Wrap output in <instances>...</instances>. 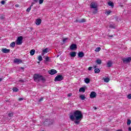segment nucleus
<instances>
[{
  "mask_svg": "<svg viewBox=\"0 0 131 131\" xmlns=\"http://www.w3.org/2000/svg\"><path fill=\"white\" fill-rule=\"evenodd\" d=\"M13 115H14V113L13 112H11L9 114H8L9 117H13Z\"/></svg>",
  "mask_w": 131,
  "mask_h": 131,
  "instance_id": "obj_28",
  "label": "nucleus"
},
{
  "mask_svg": "<svg viewBox=\"0 0 131 131\" xmlns=\"http://www.w3.org/2000/svg\"><path fill=\"white\" fill-rule=\"evenodd\" d=\"M71 96H72V94L70 93L68 95V97H71Z\"/></svg>",
  "mask_w": 131,
  "mask_h": 131,
  "instance_id": "obj_43",
  "label": "nucleus"
},
{
  "mask_svg": "<svg viewBox=\"0 0 131 131\" xmlns=\"http://www.w3.org/2000/svg\"><path fill=\"white\" fill-rule=\"evenodd\" d=\"M49 74H51V75H54V74H56V73H57V71L56 70H51L50 71H49Z\"/></svg>",
  "mask_w": 131,
  "mask_h": 131,
  "instance_id": "obj_9",
  "label": "nucleus"
},
{
  "mask_svg": "<svg viewBox=\"0 0 131 131\" xmlns=\"http://www.w3.org/2000/svg\"><path fill=\"white\" fill-rule=\"evenodd\" d=\"M19 81H23V80H19Z\"/></svg>",
  "mask_w": 131,
  "mask_h": 131,
  "instance_id": "obj_54",
  "label": "nucleus"
},
{
  "mask_svg": "<svg viewBox=\"0 0 131 131\" xmlns=\"http://www.w3.org/2000/svg\"><path fill=\"white\" fill-rule=\"evenodd\" d=\"M1 51L3 53H4L5 54H9V52H10V49H7V48H3L2 49Z\"/></svg>",
  "mask_w": 131,
  "mask_h": 131,
  "instance_id": "obj_11",
  "label": "nucleus"
},
{
  "mask_svg": "<svg viewBox=\"0 0 131 131\" xmlns=\"http://www.w3.org/2000/svg\"><path fill=\"white\" fill-rule=\"evenodd\" d=\"M18 101H23V98H19Z\"/></svg>",
  "mask_w": 131,
  "mask_h": 131,
  "instance_id": "obj_44",
  "label": "nucleus"
},
{
  "mask_svg": "<svg viewBox=\"0 0 131 131\" xmlns=\"http://www.w3.org/2000/svg\"><path fill=\"white\" fill-rule=\"evenodd\" d=\"M107 67L110 68L112 66V61H108V62L107 63Z\"/></svg>",
  "mask_w": 131,
  "mask_h": 131,
  "instance_id": "obj_19",
  "label": "nucleus"
},
{
  "mask_svg": "<svg viewBox=\"0 0 131 131\" xmlns=\"http://www.w3.org/2000/svg\"><path fill=\"white\" fill-rule=\"evenodd\" d=\"M79 98H80L81 100H84L85 99V96L83 95H81L80 96H79Z\"/></svg>",
  "mask_w": 131,
  "mask_h": 131,
  "instance_id": "obj_26",
  "label": "nucleus"
},
{
  "mask_svg": "<svg viewBox=\"0 0 131 131\" xmlns=\"http://www.w3.org/2000/svg\"><path fill=\"white\" fill-rule=\"evenodd\" d=\"M96 97H97V93L94 91L92 92L90 94V98L93 99L94 98H96Z\"/></svg>",
  "mask_w": 131,
  "mask_h": 131,
  "instance_id": "obj_8",
  "label": "nucleus"
},
{
  "mask_svg": "<svg viewBox=\"0 0 131 131\" xmlns=\"http://www.w3.org/2000/svg\"><path fill=\"white\" fill-rule=\"evenodd\" d=\"M31 10V7H30L28 8V9H27V12L29 13V12H30Z\"/></svg>",
  "mask_w": 131,
  "mask_h": 131,
  "instance_id": "obj_36",
  "label": "nucleus"
},
{
  "mask_svg": "<svg viewBox=\"0 0 131 131\" xmlns=\"http://www.w3.org/2000/svg\"><path fill=\"white\" fill-rule=\"evenodd\" d=\"M21 69H24V68L21 67Z\"/></svg>",
  "mask_w": 131,
  "mask_h": 131,
  "instance_id": "obj_53",
  "label": "nucleus"
},
{
  "mask_svg": "<svg viewBox=\"0 0 131 131\" xmlns=\"http://www.w3.org/2000/svg\"><path fill=\"white\" fill-rule=\"evenodd\" d=\"M90 81H91V80L89 79V78H85V79H84V82L85 83H90Z\"/></svg>",
  "mask_w": 131,
  "mask_h": 131,
  "instance_id": "obj_20",
  "label": "nucleus"
},
{
  "mask_svg": "<svg viewBox=\"0 0 131 131\" xmlns=\"http://www.w3.org/2000/svg\"><path fill=\"white\" fill-rule=\"evenodd\" d=\"M0 18L1 20H4L5 19V17H4L3 16H1Z\"/></svg>",
  "mask_w": 131,
  "mask_h": 131,
  "instance_id": "obj_42",
  "label": "nucleus"
},
{
  "mask_svg": "<svg viewBox=\"0 0 131 131\" xmlns=\"http://www.w3.org/2000/svg\"><path fill=\"white\" fill-rule=\"evenodd\" d=\"M33 3H32L31 5V6H30V7L31 8V7H33Z\"/></svg>",
  "mask_w": 131,
  "mask_h": 131,
  "instance_id": "obj_47",
  "label": "nucleus"
},
{
  "mask_svg": "<svg viewBox=\"0 0 131 131\" xmlns=\"http://www.w3.org/2000/svg\"><path fill=\"white\" fill-rule=\"evenodd\" d=\"M57 57H59V55H58Z\"/></svg>",
  "mask_w": 131,
  "mask_h": 131,
  "instance_id": "obj_55",
  "label": "nucleus"
},
{
  "mask_svg": "<svg viewBox=\"0 0 131 131\" xmlns=\"http://www.w3.org/2000/svg\"><path fill=\"white\" fill-rule=\"evenodd\" d=\"M43 53H45V54H46V53H48V48H46L45 49L42 50Z\"/></svg>",
  "mask_w": 131,
  "mask_h": 131,
  "instance_id": "obj_35",
  "label": "nucleus"
},
{
  "mask_svg": "<svg viewBox=\"0 0 131 131\" xmlns=\"http://www.w3.org/2000/svg\"><path fill=\"white\" fill-rule=\"evenodd\" d=\"M96 63L98 64V65H100V64H102V61L101 60V59H98L96 60Z\"/></svg>",
  "mask_w": 131,
  "mask_h": 131,
  "instance_id": "obj_23",
  "label": "nucleus"
},
{
  "mask_svg": "<svg viewBox=\"0 0 131 131\" xmlns=\"http://www.w3.org/2000/svg\"><path fill=\"white\" fill-rule=\"evenodd\" d=\"M115 25L114 24H113V23H111L110 24V28H113V29H115Z\"/></svg>",
  "mask_w": 131,
  "mask_h": 131,
  "instance_id": "obj_18",
  "label": "nucleus"
},
{
  "mask_svg": "<svg viewBox=\"0 0 131 131\" xmlns=\"http://www.w3.org/2000/svg\"><path fill=\"white\" fill-rule=\"evenodd\" d=\"M110 81V79H109V78H105L104 79V82H109Z\"/></svg>",
  "mask_w": 131,
  "mask_h": 131,
  "instance_id": "obj_27",
  "label": "nucleus"
},
{
  "mask_svg": "<svg viewBox=\"0 0 131 131\" xmlns=\"http://www.w3.org/2000/svg\"><path fill=\"white\" fill-rule=\"evenodd\" d=\"M42 100H43V98H41L39 99V101L40 102V101H42Z\"/></svg>",
  "mask_w": 131,
  "mask_h": 131,
  "instance_id": "obj_46",
  "label": "nucleus"
},
{
  "mask_svg": "<svg viewBox=\"0 0 131 131\" xmlns=\"http://www.w3.org/2000/svg\"><path fill=\"white\" fill-rule=\"evenodd\" d=\"M93 68V67H90L89 68H88V70H89V71H91V70H92V69Z\"/></svg>",
  "mask_w": 131,
  "mask_h": 131,
  "instance_id": "obj_41",
  "label": "nucleus"
},
{
  "mask_svg": "<svg viewBox=\"0 0 131 131\" xmlns=\"http://www.w3.org/2000/svg\"><path fill=\"white\" fill-rule=\"evenodd\" d=\"M90 7L91 8V9H94V11L93 12V14L94 15L97 14V13L98 12V9H97V8H98V5H97V4L94 2L91 3L90 5Z\"/></svg>",
  "mask_w": 131,
  "mask_h": 131,
  "instance_id": "obj_3",
  "label": "nucleus"
},
{
  "mask_svg": "<svg viewBox=\"0 0 131 131\" xmlns=\"http://www.w3.org/2000/svg\"><path fill=\"white\" fill-rule=\"evenodd\" d=\"M78 56L79 58H83V57H84V53L82 52H79L78 53Z\"/></svg>",
  "mask_w": 131,
  "mask_h": 131,
  "instance_id": "obj_13",
  "label": "nucleus"
},
{
  "mask_svg": "<svg viewBox=\"0 0 131 131\" xmlns=\"http://www.w3.org/2000/svg\"><path fill=\"white\" fill-rule=\"evenodd\" d=\"M75 22H78V23H83L85 22V19L83 18L80 20H78L77 19L75 20Z\"/></svg>",
  "mask_w": 131,
  "mask_h": 131,
  "instance_id": "obj_14",
  "label": "nucleus"
},
{
  "mask_svg": "<svg viewBox=\"0 0 131 131\" xmlns=\"http://www.w3.org/2000/svg\"><path fill=\"white\" fill-rule=\"evenodd\" d=\"M94 72H95V73H99V72H100V69H95L94 70Z\"/></svg>",
  "mask_w": 131,
  "mask_h": 131,
  "instance_id": "obj_31",
  "label": "nucleus"
},
{
  "mask_svg": "<svg viewBox=\"0 0 131 131\" xmlns=\"http://www.w3.org/2000/svg\"><path fill=\"white\" fill-rule=\"evenodd\" d=\"M108 6H110L111 7H112V8H113V7H114V4H113V3L111 2H108Z\"/></svg>",
  "mask_w": 131,
  "mask_h": 131,
  "instance_id": "obj_24",
  "label": "nucleus"
},
{
  "mask_svg": "<svg viewBox=\"0 0 131 131\" xmlns=\"http://www.w3.org/2000/svg\"><path fill=\"white\" fill-rule=\"evenodd\" d=\"M63 79H64L63 76L58 75L55 78V81H61V80H63Z\"/></svg>",
  "mask_w": 131,
  "mask_h": 131,
  "instance_id": "obj_5",
  "label": "nucleus"
},
{
  "mask_svg": "<svg viewBox=\"0 0 131 131\" xmlns=\"http://www.w3.org/2000/svg\"><path fill=\"white\" fill-rule=\"evenodd\" d=\"M19 6V5L18 4L15 5L16 8H18Z\"/></svg>",
  "mask_w": 131,
  "mask_h": 131,
  "instance_id": "obj_45",
  "label": "nucleus"
},
{
  "mask_svg": "<svg viewBox=\"0 0 131 131\" xmlns=\"http://www.w3.org/2000/svg\"><path fill=\"white\" fill-rule=\"evenodd\" d=\"M131 61V57H127L123 59V62L125 63H128V62H130Z\"/></svg>",
  "mask_w": 131,
  "mask_h": 131,
  "instance_id": "obj_12",
  "label": "nucleus"
},
{
  "mask_svg": "<svg viewBox=\"0 0 131 131\" xmlns=\"http://www.w3.org/2000/svg\"><path fill=\"white\" fill-rule=\"evenodd\" d=\"M40 23H41V19H38L36 20L35 24L36 25H39Z\"/></svg>",
  "mask_w": 131,
  "mask_h": 131,
  "instance_id": "obj_16",
  "label": "nucleus"
},
{
  "mask_svg": "<svg viewBox=\"0 0 131 131\" xmlns=\"http://www.w3.org/2000/svg\"><path fill=\"white\" fill-rule=\"evenodd\" d=\"M94 68H97V66H94Z\"/></svg>",
  "mask_w": 131,
  "mask_h": 131,
  "instance_id": "obj_52",
  "label": "nucleus"
},
{
  "mask_svg": "<svg viewBox=\"0 0 131 131\" xmlns=\"http://www.w3.org/2000/svg\"><path fill=\"white\" fill-rule=\"evenodd\" d=\"M94 108L95 109V110H97V107H94Z\"/></svg>",
  "mask_w": 131,
  "mask_h": 131,
  "instance_id": "obj_51",
  "label": "nucleus"
},
{
  "mask_svg": "<svg viewBox=\"0 0 131 131\" xmlns=\"http://www.w3.org/2000/svg\"><path fill=\"white\" fill-rule=\"evenodd\" d=\"M50 60V57H49L48 56H46L45 57V62H49V60Z\"/></svg>",
  "mask_w": 131,
  "mask_h": 131,
  "instance_id": "obj_30",
  "label": "nucleus"
},
{
  "mask_svg": "<svg viewBox=\"0 0 131 131\" xmlns=\"http://www.w3.org/2000/svg\"><path fill=\"white\" fill-rule=\"evenodd\" d=\"M75 49H77L76 44H72L70 47V49L72 50V51L75 50Z\"/></svg>",
  "mask_w": 131,
  "mask_h": 131,
  "instance_id": "obj_10",
  "label": "nucleus"
},
{
  "mask_svg": "<svg viewBox=\"0 0 131 131\" xmlns=\"http://www.w3.org/2000/svg\"><path fill=\"white\" fill-rule=\"evenodd\" d=\"M70 55L71 57H73V58H74V57L76 56V52H71L70 53Z\"/></svg>",
  "mask_w": 131,
  "mask_h": 131,
  "instance_id": "obj_15",
  "label": "nucleus"
},
{
  "mask_svg": "<svg viewBox=\"0 0 131 131\" xmlns=\"http://www.w3.org/2000/svg\"><path fill=\"white\" fill-rule=\"evenodd\" d=\"M16 46V43L15 42H12L11 43L10 46L11 47V48H14Z\"/></svg>",
  "mask_w": 131,
  "mask_h": 131,
  "instance_id": "obj_25",
  "label": "nucleus"
},
{
  "mask_svg": "<svg viewBox=\"0 0 131 131\" xmlns=\"http://www.w3.org/2000/svg\"><path fill=\"white\" fill-rule=\"evenodd\" d=\"M33 78L34 81H35L36 82H39L40 80H42V81H46V79L45 78V77H43L42 76L39 74H35L34 75Z\"/></svg>",
  "mask_w": 131,
  "mask_h": 131,
  "instance_id": "obj_2",
  "label": "nucleus"
},
{
  "mask_svg": "<svg viewBox=\"0 0 131 131\" xmlns=\"http://www.w3.org/2000/svg\"><path fill=\"white\" fill-rule=\"evenodd\" d=\"M100 51H101V48L100 47H98L95 49V52H96L97 53H98V52H100Z\"/></svg>",
  "mask_w": 131,
  "mask_h": 131,
  "instance_id": "obj_29",
  "label": "nucleus"
},
{
  "mask_svg": "<svg viewBox=\"0 0 131 131\" xmlns=\"http://www.w3.org/2000/svg\"><path fill=\"white\" fill-rule=\"evenodd\" d=\"M13 63H14V64H21V63H22V60L20 59H18V58H15L13 60Z\"/></svg>",
  "mask_w": 131,
  "mask_h": 131,
  "instance_id": "obj_7",
  "label": "nucleus"
},
{
  "mask_svg": "<svg viewBox=\"0 0 131 131\" xmlns=\"http://www.w3.org/2000/svg\"><path fill=\"white\" fill-rule=\"evenodd\" d=\"M128 130H129V131H131V127H129L128 128Z\"/></svg>",
  "mask_w": 131,
  "mask_h": 131,
  "instance_id": "obj_48",
  "label": "nucleus"
},
{
  "mask_svg": "<svg viewBox=\"0 0 131 131\" xmlns=\"http://www.w3.org/2000/svg\"><path fill=\"white\" fill-rule=\"evenodd\" d=\"M42 3H43V0H39V4L40 5H41V4H42Z\"/></svg>",
  "mask_w": 131,
  "mask_h": 131,
  "instance_id": "obj_39",
  "label": "nucleus"
},
{
  "mask_svg": "<svg viewBox=\"0 0 131 131\" xmlns=\"http://www.w3.org/2000/svg\"><path fill=\"white\" fill-rule=\"evenodd\" d=\"M30 54L31 56H33L34 54H35V50L34 49H32L30 51Z\"/></svg>",
  "mask_w": 131,
  "mask_h": 131,
  "instance_id": "obj_17",
  "label": "nucleus"
},
{
  "mask_svg": "<svg viewBox=\"0 0 131 131\" xmlns=\"http://www.w3.org/2000/svg\"><path fill=\"white\" fill-rule=\"evenodd\" d=\"M70 118L75 124H79L81 120L83 118V115L81 111L77 110L74 112L73 114L70 116Z\"/></svg>",
  "mask_w": 131,
  "mask_h": 131,
  "instance_id": "obj_1",
  "label": "nucleus"
},
{
  "mask_svg": "<svg viewBox=\"0 0 131 131\" xmlns=\"http://www.w3.org/2000/svg\"><path fill=\"white\" fill-rule=\"evenodd\" d=\"M53 120H48L47 119L44 122V124H47V125H51V124H53Z\"/></svg>",
  "mask_w": 131,
  "mask_h": 131,
  "instance_id": "obj_6",
  "label": "nucleus"
},
{
  "mask_svg": "<svg viewBox=\"0 0 131 131\" xmlns=\"http://www.w3.org/2000/svg\"><path fill=\"white\" fill-rule=\"evenodd\" d=\"M79 92H82L83 93H84L85 92V89L84 88H80L79 90Z\"/></svg>",
  "mask_w": 131,
  "mask_h": 131,
  "instance_id": "obj_21",
  "label": "nucleus"
},
{
  "mask_svg": "<svg viewBox=\"0 0 131 131\" xmlns=\"http://www.w3.org/2000/svg\"><path fill=\"white\" fill-rule=\"evenodd\" d=\"M13 92H18L19 91V89H18L17 88H14L13 89Z\"/></svg>",
  "mask_w": 131,
  "mask_h": 131,
  "instance_id": "obj_33",
  "label": "nucleus"
},
{
  "mask_svg": "<svg viewBox=\"0 0 131 131\" xmlns=\"http://www.w3.org/2000/svg\"><path fill=\"white\" fill-rule=\"evenodd\" d=\"M0 81H3V78H0Z\"/></svg>",
  "mask_w": 131,
  "mask_h": 131,
  "instance_id": "obj_50",
  "label": "nucleus"
},
{
  "mask_svg": "<svg viewBox=\"0 0 131 131\" xmlns=\"http://www.w3.org/2000/svg\"><path fill=\"white\" fill-rule=\"evenodd\" d=\"M130 123H131L130 119H128L127 122V124L128 125H130Z\"/></svg>",
  "mask_w": 131,
  "mask_h": 131,
  "instance_id": "obj_34",
  "label": "nucleus"
},
{
  "mask_svg": "<svg viewBox=\"0 0 131 131\" xmlns=\"http://www.w3.org/2000/svg\"><path fill=\"white\" fill-rule=\"evenodd\" d=\"M68 39V38H65L63 39V42H67L66 40Z\"/></svg>",
  "mask_w": 131,
  "mask_h": 131,
  "instance_id": "obj_37",
  "label": "nucleus"
},
{
  "mask_svg": "<svg viewBox=\"0 0 131 131\" xmlns=\"http://www.w3.org/2000/svg\"><path fill=\"white\" fill-rule=\"evenodd\" d=\"M38 60L39 61H42V57H41V56L39 55L38 57Z\"/></svg>",
  "mask_w": 131,
  "mask_h": 131,
  "instance_id": "obj_32",
  "label": "nucleus"
},
{
  "mask_svg": "<svg viewBox=\"0 0 131 131\" xmlns=\"http://www.w3.org/2000/svg\"><path fill=\"white\" fill-rule=\"evenodd\" d=\"M5 1H1L2 5H5Z\"/></svg>",
  "mask_w": 131,
  "mask_h": 131,
  "instance_id": "obj_40",
  "label": "nucleus"
},
{
  "mask_svg": "<svg viewBox=\"0 0 131 131\" xmlns=\"http://www.w3.org/2000/svg\"><path fill=\"white\" fill-rule=\"evenodd\" d=\"M35 3H37L38 2V0H34Z\"/></svg>",
  "mask_w": 131,
  "mask_h": 131,
  "instance_id": "obj_49",
  "label": "nucleus"
},
{
  "mask_svg": "<svg viewBox=\"0 0 131 131\" xmlns=\"http://www.w3.org/2000/svg\"><path fill=\"white\" fill-rule=\"evenodd\" d=\"M23 43V36H19L18 37L16 41V45L17 46H20Z\"/></svg>",
  "mask_w": 131,
  "mask_h": 131,
  "instance_id": "obj_4",
  "label": "nucleus"
},
{
  "mask_svg": "<svg viewBox=\"0 0 131 131\" xmlns=\"http://www.w3.org/2000/svg\"><path fill=\"white\" fill-rule=\"evenodd\" d=\"M112 12V11H111V10H109L108 11H106L105 12V14H106V16H109V15H110V14H111Z\"/></svg>",
  "mask_w": 131,
  "mask_h": 131,
  "instance_id": "obj_22",
  "label": "nucleus"
},
{
  "mask_svg": "<svg viewBox=\"0 0 131 131\" xmlns=\"http://www.w3.org/2000/svg\"><path fill=\"white\" fill-rule=\"evenodd\" d=\"M127 97L129 100H131V94L128 95Z\"/></svg>",
  "mask_w": 131,
  "mask_h": 131,
  "instance_id": "obj_38",
  "label": "nucleus"
}]
</instances>
